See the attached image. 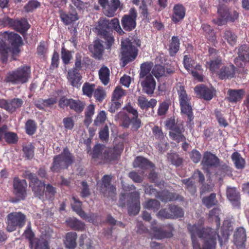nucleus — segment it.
Returning <instances> with one entry per match:
<instances>
[{"instance_id":"obj_60","label":"nucleus","mask_w":249,"mask_h":249,"mask_svg":"<svg viewBox=\"0 0 249 249\" xmlns=\"http://www.w3.org/2000/svg\"><path fill=\"white\" fill-rule=\"evenodd\" d=\"M40 5L39 3L34 0H30L24 6V9L27 12H30L36 9Z\"/></svg>"},{"instance_id":"obj_44","label":"nucleus","mask_w":249,"mask_h":249,"mask_svg":"<svg viewBox=\"0 0 249 249\" xmlns=\"http://www.w3.org/2000/svg\"><path fill=\"white\" fill-rule=\"evenodd\" d=\"M217 202L216 195L214 193H212L209 196L202 199V203L208 208H210L215 205Z\"/></svg>"},{"instance_id":"obj_38","label":"nucleus","mask_w":249,"mask_h":249,"mask_svg":"<svg viewBox=\"0 0 249 249\" xmlns=\"http://www.w3.org/2000/svg\"><path fill=\"white\" fill-rule=\"evenodd\" d=\"M222 37L231 46L236 44L237 38L236 35L233 32L228 30L224 32Z\"/></svg>"},{"instance_id":"obj_34","label":"nucleus","mask_w":249,"mask_h":249,"mask_svg":"<svg viewBox=\"0 0 249 249\" xmlns=\"http://www.w3.org/2000/svg\"><path fill=\"white\" fill-rule=\"evenodd\" d=\"M179 40L178 36H173L169 45V52L171 56L175 55L179 49Z\"/></svg>"},{"instance_id":"obj_4","label":"nucleus","mask_w":249,"mask_h":249,"mask_svg":"<svg viewBox=\"0 0 249 249\" xmlns=\"http://www.w3.org/2000/svg\"><path fill=\"white\" fill-rule=\"evenodd\" d=\"M74 159L68 148L65 147L60 154L53 158L51 169L53 172H58L61 169L67 168L73 162Z\"/></svg>"},{"instance_id":"obj_28","label":"nucleus","mask_w":249,"mask_h":249,"mask_svg":"<svg viewBox=\"0 0 249 249\" xmlns=\"http://www.w3.org/2000/svg\"><path fill=\"white\" fill-rule=\"evenodd\" d=\"M25 180L19 181V180H14V188L16 195L20 198L23 199L26 195L25 187L23 183H25Z\"/></svg>"},{"instance_id":"obj_40","label":"nucleus","mask_w":249,"mask_h":249,"mask_svg":"<svg viewBox=\"0 0 249 249\" xmlns=\"http://www.w3.org/2000/svg\"><path fill=\"white\" fill-rule=\"evenodd\" d=\"M85 106V103L79 100H74L71 99L70 108L77 113H80L83 111Z\"/></svg>"},{"instance_id":"obj_7","label":"nucleus","mask_w":249,"mask_h":249,"mask_svg":"<svg viewBox=\"0 0 249 249\" xmlns=\"http://www.w3.org/2000/svg\"><path fill=\"white\" fill-rule=\"evenodd\" d=\"M230 10L226 6H219L217 9L218 17L213 21L219 26L225 24L227 21L233 22L238 17V13L237 11H231L233 15L229 16Z\"/></svg>"},{"instance_id":"obj_10","label":"nucleus","mask_w":249,"mask_h":249,"mask_svg":"<svg viewBox=\"0 0 249 249\" xmlns=\"http://www.w3.org/2000/svg\"><path fill=\"white\" fill-rule=\"evenodd\" d=\"M23 236H24L26 239H28L29 243V247L31 249H33L36 247L44 245L45 243H48V242L45 240L35 237V234L31 229V224L30 222L28 223L26 230L23 234Z\"/></svg>"},{"instance_id":"obj_62","label":"nucleus","mask_w":249,"mask_h":249,"mask_svg":"<svg viewBox=\"0 0 249 249\" xmlns=\"http://www.w3.org/2000/svg\"><path fill=\"white\" fill-rule=\"evenodd\" d=\"M144 192L146 194L153 196L158 198L159 196V192H158L152 185H146L144 186Z\"/></svg>"},{"instance_id":"obj_57","label":"nucleus","mask_w":249,"mask_h":249,"mask_svg":"<svg viewBox=\"0 0 249 249\" xmlns=\"http://www.w3.org/2000/svg\"><path fill=\"white\" fill-rule=\"evenodd\" d=\"M152 74L158 78L165 74V71L163 67L160 65H156L152 71Z\"/></svg>"},{"instance_id":"obj_58","label":"nucleus","mask_w":249,"mask_h":249,"mask_svg":"<svg viewBox=\"0 0 249 249\" xmlns=\"http://www.w3.org/2000/svg\"><path fill=\"white\" fill-rule=\"evenodd\" d=\"M34 147L31 144H28L23 146V151L25 157L28 159H31L34 156Z\"/></svg>"},{"instance_id":"obj_16","label":"nucleus","mask_w":249,"mask_h":249,"mask_svg":"<svg viewBox=\"0 0 249 249\" xmlns=\"http://www.w3.org/2000/svg\"><path fill=\"white\" fill-rule=\"evenodd\" d=\"M220 160L217 156L210 152L203 154L201 164L207 167H216L219 164Z\"/></svg>"},{"instance_id":"obj_19","label":"nucleus","mask_w":249,"mask_h":249,"mask_svg":"<svg viewBox=\"0 0 249 249\" xmlns=\"http://www.w3.org/2000/svg\"><path fill=\"white\" fill-rule=\"evenodd\" d=\"M195 91L197 95L206 100H211L213 96V91L205 86H196Z\"/></svg>"},{"instance_id":"obj_64","label":"nucleus","mask_w":249,"mask_h":249,"mask_svg":"<svg viewBox=\"0 0 249 249\" xmlns=\"http://www.w3.org/2000/svg\"><path fill=\"white\" fill-rule=\"evenodd\" d=\"M71 53L69 51H67L64 48L62 49L61 58L64 63L65 64H68L71 58Z\"/></svg>"},{"instance_id":"obj_1","label":"nucleus","mask_w":249,"mask_h":249,"mask_svg":"<svg viewBox=\"0 0 249 249\" xmlns=\"http://www.w3.org/2000/svg\"><path fill=\"white\" fill-rule=\"evenodd\" d=\"M187 229L191 234L193 249H215L217 232L210 228H202L200 225L189 224ZM222 245V239L219 238Z\"/></svg>"},{"instance_id":"obj_61","label":"nucleus","mask_w":249,"mask_h":249,"mask_svg":"<svg viewBox=\"0 0 249 249\" xmlns=\"http://www.w3.org/2000/svg\"><path fill=\"white\" fill-rule=\"evenodd\" d=\"M142 1V4L140 6V9L141 10V13L143 16H147L148 14L147 12V6L151 4L152 2V0H141Z\"/></svg>"},{"instance_id":"obj_21","label":"nucleus","mask_w":249,"mask_h":249,"mask_svg":"<svg viewBox=\"0 0 249 249\" xmlns=\"http://www.w3.org/2000/svg\"><path fill=\"white\" fill-rule=\"evenodd\" d=\"M226 194L227 198L233 205L239 206L240 196L239 193L237 191L235 188L228 187Z\"/></svg>"},{"instance_id":"obj_9","label":"nucleus","mask_w":249,"mask_h":249,"mask_svg":"<svg viewBox=\"0 0 249 249\" xmlns=\"http://www.w3.org/2000/svg\"><path fill=\"white\" fill-rule=\"evenodd\" d=\"M137 17V13L134 8H131L128 15H125L123 16L121 19V23L124 30L130 31L135 28Z\"/></svg>"},{"instance_id":"obj_47","label":"nucleus","mask_w":249,"mask_h":249,"mask_svg":"<svg viewBox=\"0 0 249 249\" xmlns=\"http://www.w3.org/2000/svg\"><path fill=\"white\" fill-rule=\"evenodd\" d=\"M95 106L93 104L89 105L85 110V123L89 124L91 122V117L94 114Z\"/></svg>"},{"instance_id":"obj_45","label":"nucleus","mask_w":249,"mask_h":249,"mask_svg":"<svg viewBox=\"0 0 249 249\" xmlns=\"http://www.w3.org/2000/svg\"><path fill=\"white\" fill-rule=\"evenodd\" d=\"M162 202H167L168 201H172L177 199V197L173 193H170L167 191H164L161 193H159V196L158 197Z\"/></svg>"},{"instance_id":"obj_50","label":"nucleus","mask_w":249,"mask_h":249,"mask_svg":"<svg viewBox=\"0 0 249 249\" xmlns=\"http://www.w3.org/2000/svg\"><path fill=\"white\" fill-rule=\"evenodd\" d=\"M4 139L6 142L10 144L15 143L18 141V137L17 134L7 131V129L5 130Z\"/></svg>"},{"instance_id":"obj_41","label":"nucleus","mask_w":249,"mask_h":249,"mask_svg":"<svg viewBox=\"0 0 249 249\" xmlns=\"http://www.w3.org/2000/svg\"><path fill=\"white\" fill-rule=\"evenodd\" d=\"M103 46L99 41H95L94 42L91 52L94 57L98 59H100L103 55Z\"/></svg>"},{"instance_id":"obj_8","label":"nucleus","mask_w":249,"mask_h":249,"mask_svg":"<svg viewBox=\"0 0 249 249\" xmlns=\"http://www.w3.org/2000/svg\"><path fill=\"white\" fill-rule=\"evenodd\" d=\"M0 21L4 26L11 27L20 33L26 32L30 27V25L25 18L13 19L5 17L0 20Z\"/></svg>"},{"instance_id":"obj_52","label":"nucleus","mask_w":249,"mask_h":249,"mask_svg":"<svg viewBox=\"0 0 249 249\" xmlns=\"http://www.w3.org/2000/svg\"><path fill=\"white\" fill-rule=\"evenodd\" d=\"M169 210L172 215V218H178L183 216L184 212L182 209L175 205H170Z\"/></svg>"},{"instance_id":"obj_56","label":"nucleus","mask_w":249,"mask_h":249,"mask_svg":"<svg viewBox=\"0 0 249 249\" xmlns=\"http://www.w3.org/2000/svg\"><path fill=\"white\" fill-rule=\"evenodd\" d=\"M150 70V66L148 63H142L141 66V70L140 73V79H144L147 75L150 74L149 73Z\"/></svg>"},{"instance_id":"obj_54","label":"nucleus","mask_w":249,"mask_h":249,"mask_svg":"<svg viewBox=\"0 0 249 249\" xmlns=\"http://www.w3.org/2000/svg\"><path fill=\"white\" fill-rule=\"evenodd\" d=\"M25 129L26 133L28 135H33L36 129V125L35 122L33 120H28L25 124Z\"/></svg>"},{"instance_id":"obj_55","label":"nucleus","mask_w":249,"mask_h":249,"mask_svg":"<svg viewBox=\"0 0 249 249\" xmlns=\"http://www.w3.org/2000/svg\"><path fill=\"white\" fill-rule=\"evenodd\" d=\"M193 178L182 180V182L186 185L187 189L192 194H194L196 192V187L193 181Z\"/></svg>"},{"instance_id":"obj_5","label":"nucleus","mask_w":249,"mask_h":249,"mask_svg":"<svg viewBox=\"0 0 249 249\" xmlns=\"http://www.w3.org/2000/svg\"><path fill=\"white\" fill-rule=\"evenodd\" d=\"M121 46V60L124 66L135 59L138 55V49L128 39L122 40Z\"/></svg>"},{"instance_id":"obj_37","label":"nucleus","mask_w":249,"mask_h":249,"mask_svg":"<svg viewBox=\"0 0 249 249\" xmlns=\"http://www.w3.org/2000/svg\"><path fill=\"white\" fill-rule=\"evenodd\" d=\"M94 84L89 83V82L85 83L82 87L83 94L89 98H91L93 96V94L95 88Z\"/></svg>"},{"instance_id":"obj_11","label":"nucleus","mask_w":249,"mask_h":249,"mask_svg":"<svg viewBox=\"0 0 249 249\" xmlns=\"http://www.w3.org/2000/svg\"><path fill=\"white\" fill-rule=\"evenodd\" d=\"M26 178L30 180V186L36 195H40L43 192L45 184L40 181L35 174L27 172L26 173Z\"/></svg>"},{"instance_id":"obj_49","label":"nucleus","mask_w":249,"mask_h":249,"mask_svg":"<svg viewBox=\"0 0 249 249\" xmlns=\"http://www.w3.org/2000/svg\"><path fill=\"white\" fill-rule=\"evenodd\" d=\"M73 201L71 203V207L74 211H75L80 216H84L85 212L81 209V202L77 200L75 197H72Z\"/></svg>"},{"instance_id":"obj_29","label":"nucleus","mask_w":249,"mask_h":249,"mask_svg":"<svg viewBox=\"0 0 249 249\" xmlns=\"http://www.w3.org/2000/svg\"><path fill=\"white\" fill-rule=\"evenodd\" d=\"M175 89L177 91L179 103L190 101V98L188 96L184 87L181 83L177 84Z\"/></svg>"},{"instance_id":"obj_26","label":"nucleus","mask_w":249,"mask_h":249,"mask_svg":"<svg viewBox=\"0 0 249 249\" xmlns=\"http://www.w3.org/2000/svg\"><path fill=\"white\" fill-rule=\"evenodd\" d=\"M222 64V59L220 56L210 58L206 63V66L212 72H216Z\"/></svg>"},{"instance_id":"obj_53","label":"nucleus","mask_w":249,"mask_h":249,"mask_svg":"<svg viewBox=\"0 0 249 249\" xmlns=\"http://www.w3.org/2000/svg\"><path fill=\"white\" fill-rule=\"evenodd\" d=\"M125 95V90H124L121 87L117 86L113 91L112 97V101H118Z\"/></svg>"},{"instance_id":"obj_13","label":"nucleus","mask_w":249,"mask_h":249,"mask_svg":"<svg viewBox=\"0 0 249 249\" xmlns=\"http://www.w3.org/2000/svg\"><path fill=\"white\" fill-rule=\"evenodd\" d=\"M23 101L19 98H14L8 101L3 100L1 102V107L9 112L13 113L20 108L23 105Z\"/></svg>"},{"instance_id":"obj_51","label":"nucleus","mask_w":249,"mask_h":249,"mask_svg":"<svg viewBox=\"0 0 249 249\" xmlns=\"http://www.w3.org/2000/svg\"><path fill=\"white\" fill-rule=\"evenodd\" d=\"M110 29H114L120 35L124 34V32L120 25L119 20L117 18H114L109 20Z\"/></svg>"},{"instance_id":"obj_25","label":"nucleus","mask_w":249,"mask_h":249,"mask_svg":"<svg viewBox=\"0 0 249 249\" xmlns=\"http://www.w3.org/2000/svg\"><path fill=\"white\" fill-rule=\"evenodd\" d=\"M228 94L229 101L230 102L236 103L242 99L245 91L243 89H229Z\"/></svg>"},{"instance_id":"obj_24","label":"nucleus","mask_w":249,"mask_h":249,"mask_svg":"<svg viewBox=\"0 0 249 249\" xmlns=\"http://www.w3.org/2000/svg\"><path fill=\"white\" fill-rule=\"evenodd\" d=\"M60 18L66 25L71 24L79 19L76 11H73L72 13H62L60 14Z\"/></svg>"},{"instance_id":"obj_48","label":"nucleus","mask_w":249,"mask_h":249,"mask_svg":"<svg viewBox=\"0 0 249 249\" xmlns=\"http://www.w3.org/2000/svg\"><path fill=\"white\" fill-rule=\"evenodd\" d=\"M143 206L145 209H151L155 212L160 209V204L156 199H149L143 204Z\"/></svg>"},{"instance_id":"obj_33","label":"nucleus","mask_w":249,"mask_h":249,"mask_svg":"<svg viewBox=\"0 0 249 249\" xmlns=\"http://www.w3.org/2000/svg\"><path fill=\"white\" fill-rule=\"evenodd\" d=\"M109 20L106 18H101L98 21V25L96 27L99 34L105 35L107 29H110Z\"/></svg>"},{"instance_id":"obj_22","label":"nucleus","mask_w":249,"mask_h":249,"mask_svg":"<svg viewBox=\"0 0 249 249\" xmlns=\"http://www.w3.org/2000/svg\"><path fill=\"white\" fill-rule=\"evenodd\" d=\"M77 233L75 232H69L66 234L64 245L68 249H74L76 246Z\"/></svg>"},{"instance_id":"obj_18","label":"nucleus","mask_w":249,"mask_h":249,"mask_svg":"<svg viewBox=\"0 0 249 249\" xmlns=\"http://www.w3.org/2000/svg\"><path fill=\"white\" fill-rule=\"evenodd\" d=\"M67 78L72 87L78 88L80 86L82 76L79 71L70 70L68 72Z\"/></svg>"},{"instance_id":"obj_42","label":"nucleus","mask_w":249,"mask_h":249,"mask_svg":"<svg viewBox=\"0 0 249 249\" xmlns=\"http://www.w3.org/2000/svg\"><path fill=\"white\" fill-rule=\"evenodd\" d=\"M118 119L120 120L122 125L125 128H128L130 124L131 120L127 114L124 111H120L116 116Z\"/></svg>"},{"instance_id":"obj_17","label":"nucleus","mask_w":249,"mask_h":249,"mask_svg":"<svg viewBox=\"0 0 249 249\" xmlns=\"http://www.w3.org/2000/svg\"><path fill=\"white\" fill-rule=\"evenodd\" d=\"M173 11L171 18L172 21L175 23L180 21L185 17V9L182 4H175L173 7Z\"/></svg>"},{"instance_id":"obj_6","label":"nucleus","mask_w":249,"mask_h":249,"mask_svg":"<svg viewBox=\"0 0 249 249\" xmlns=\"http://www.w3.org/2000/svg\"><path fill=\"white\" fill-rule=\"evenodd\" d=\"M26 216L21 212H13L7 215V230L9 232L15 231L17 228H22L26 221Z\"/></svg>"},{"instance_id":"obj_3","label":"nucleus","mask_w":249,"mask_h":249,"mask_svg":"<svg viewBox=\"0 0 249 249\" xmlns=\"http://www.w3.org/2000/svg\"><path fill=\"white\" fill-rule=\"evenodd\" d=\"M29 67L24 66L7 73L4 82L12 85H20L27 82L30 78Z\"/></svg>"},{"instance_id":"obj_43","label":"nucleus","mask_w":249,"mask_h":249,"mask_svg":"<svg viewBox=\"0 0 249 249\" xmlns=\"http://www.w3.org/2000/svg\"><path fill=\"white\" fill-rule=\"evenodd\" d=\"M238 58L249 61V46L247 45H243L240 46L238 49Z\"/></svg>"},{"instance_id":"obj_27","label":"nucleus","mask_w":249,"mask_h":249,"mask_svg":"<svg viewBox=\"0 0 249 249\" xmlns=\"http://www.w3.org/2000/svg\"><path fill=\"white\" fill-rule=\"evenodd\" d=\"M131 197L132 201H135L134 207V211L133 208L130 207L128 209V213L130 214L136 215L140 211V202L139 201L140 199V194L138 192H134L131 194Z\"/></svg>"},{"instance_id":"obj_12","label":"nucleus","mask_w":249,"mask_h":249,"mask_svg":"<svg viewBox=\"0 0 249 249\" xmlns=\"http://www.w3.org/2000/svg\"><path fill=\"white\" fill-rule=\"evenodd\" d=\"M142 91L148 95L153 94L156 87V81L151 74L147 75L141 82Z\"/></svg>"},{"instance_id":"obj_23","label":"nucleus","mask_w":249,"mask_h":249,"mask_svg":"<svg viewBox=\"0 0 249 249\" xmlns=\"http://www.w3.org/2000/svg\"><path fill=\"white\" fill-rule=\"evenodd\" d=\"M152 232L154 237L158 239L170 238L173 236L172 228L169 231H167L160 227H153Z\"/></svg>"},{"instance_id":"obj_14","label":"nucleus","mask_w":249,"mask_h":249,"mask_svg":"<svg viewBox=\"0 0 249 249\" xmlns=\"http://www.w3.org/2000/svg\"><path fill=\"white\" fill-rule=\"evenodd\" d=\"M234 241L238 249H245L246 233L245 230L240 227L235 231L234 234Z\"/></svg>"},{"instance_id":"obj_46","label":"nucleus","mask_w":249,"mask_h":249,"mask_svg":"<svg viewBox=\"0 0 249 249\" xmlns=\"http://www.w3.org/2000/svg\"><path fill=\"white\" fill-rule=\"evenodd\" d=\"M93 95L96 102L101 103L106 98V92L103 87H98L95 89Z\"/></svg>"},{"instance_id":"obj_2","label":"nucleus","mask_w":249,"mask_h":249,"mask_svg":"<svg viewBox=\"0 0 249 249\" xmlns=\"http://www.w3.org/2000/svg\"><path fill=\"white\" fill-rule=\"evenodd\" d=\"M3 37L12 47V48L8 47L3 40H0V59L4 63L7 62L9 52L12 53L13 57L19 53V47L22 44V40L19 35L13 32H5Z\"/></svg>"},{"instance_id":"obj_63","label":"nucleus","mask_w":249,"mask_h":249,"mask_svg":"<svg viewBox=\"0 0 249 249\" xmlns=\"http://www.w3.org/2000/svg\"><path fill=\"white\" fill-rule=\"evenodd\" d=\"M167 158L173 164L179 165L181 163V160L175 153L168 154L167 155Z\"/></svg>"},{"instance_id":"obj_36","label":"nucleus","mask_w":249,"mask_h":249,"mask_svg":"<svg viewBox=\"0 0 249 249\" xmlns=\"http://www.w3.org/2000/svg\"><path fill=\"white\" fill-rule=\"evenodd\" d=\"M134 167H139L141 168H145L149 166L153 167V164L150 162L147 159L141 157H137L133 162Z\"/></svg>"},{"instance_id":"obj_39","label":"nucleus","mask_w":249,"mask_h":249,"mask_svg":"<svg viewBox=\"0 0 249 249\" xmlns=\"http://www.w3.org/2000/svg\"><path fill=\"white\" fill-rule=\"evenodd\" d=\"M68 224L75 230L82 231L85 229V224L76 218H71L67 220Z\"/></svg>"},{"instance_id":"obj_32","label":"nucleus","mask_w":249,"mask_h":249,"mask_svg":"<svg viewBox=\"0 0 249 249\" xmlns=\"http://www.w3.org/2000/svg\"><path fill=\"white\" fill-rule=\"evenodd\" d=\"M231 159L235 167L238 169H242L245 166V160L237 152H234L231 155Z\"/></svg>"},{"instance_id":"obj_31","label":"nucleus","mask_w":249,"mask_h":249,"mask_svg":"<svg viewBox=\"0 0 249 249\" xmlns=\"http://www.w3.org/2000/svg\"><path fill=\"white\" fill-rule=\"evenodd\" d=\"M99 77L101 82L105 86L107 85L109 82L110 71L105 66L102 67L99 71Z\"/></svg>"},{"instance_id":"obj_20","label":"nucleus","mask_w":249,"mask_h":249,"mask_svg":"<svg viewBox=\"0 0 249 249\" xmlns=\"http://www.w3.org/2000/svg\"><path fill=\"white\" fill-rule=\"evenodd\" d=\"M235 69L233 65L223 66L217 72L218 75L221 79L232 78L235 74Z\"/></svg>"},{"instance_id":"obj_15","label":"nucleus","mask_w":249,"mask_h":249,"mask_svg":"<svg viewBox=\"0 0 249 249\" xmlns=\"http://www.w3.org/2000/svg\"><path fill=\"white\" fill-rule=\"evenodd\" d=\"M120 5L119 0H110L103 7L104 14L108 17H112Z\"/></svg>"},{"instance_id":"obj_35","label":"nucleus","mask_w":249,"mask_h":249,"mask_svg":"<svg viewBox=\"0 0 249 249\" xmlns=\"http://www.w3.org/2000/svg\"><path fill=\"white\" fill-rule=\"evenodd\" d=\"M183 128L179 127L177 129H174L173 131H170L169 132L170 137L173 140L177 142H184L185 141V137L182 134L183 132Z\"/></svg>"},{"instance_id":"obj_59","label":"nucleus","mask_w":249,"mask_h":249,"mask_svg":"<svg viewBox=\"0 0 249 249\" xmlns=\"http://www.w3.org/2000/svg\"><path fill=\"white\" fill-rule=\"evenodd\" d=\"M183 63L185 68L190 72L194 67L195 62L191 59L188 55H186L184 56Z\"/></svg>"},{"instance_id":"obj_30","label":"nucleus","mask_w":249,"mask_h":249,"mask_svg":"<svg viewBox=\"0 0 249 249\" xmlns=\"http://www.w3.org/2000/svg\"><path fill=\"white\" fill-rule=\"evenodd\" d=\"M181 113L187 117L188 121L191 122L194 119L192 108L190 101L187 102L180 103Z\"/></svg>"}]
</instances>
